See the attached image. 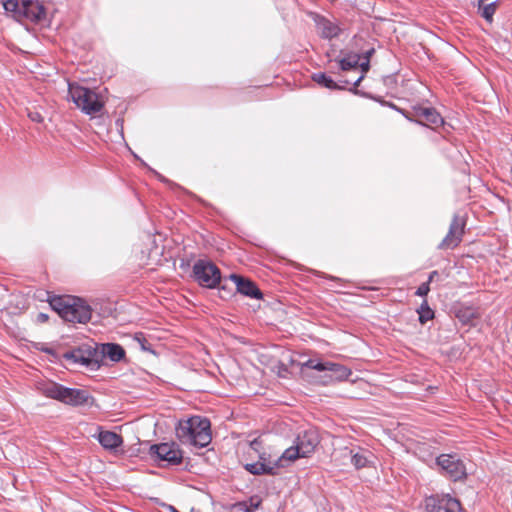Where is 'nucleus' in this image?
Wrapping results in <instances>:
<instances>
[{"label":"nucleus","mask_w":512,"mask_h":512,"mask_svg":"<svg viewBox=\"0 0 512 512\" xmlns=\"http://www.w3.org/2000/svg\"><path fill=\"white\" fill-rule=\"evenodd\" d=\"M373 53H374V49L373 48H371L370 50L366 51L364 59L366 60L368 58L370 60V57H371V55Z\"/></svg>","instance_id":"nucleus-33"},{"label":"nucleus","mask_w":512,"mask_h":512,"mask_svg":"<svg viewBox=\"0 0 512 512\" xmlns=\"http://www.w3.org/2000/svg\"><path fill=\"white\" fill-rule=\"evenodd\" d=\"M245 501L248 504V508H250L251 512H255L262 502L261 498L257 495H254Z\"/></svg>","instance_id":"nucleus-27"},{"label":"nucleus","mask_w":512,"mask_h":512,"mask_svg":"<svg viewBox=\"0 0 512 512\" xmlns=\"http://www.w3.org/2000/svg\"><path fill=\"white\" fill-rule=\"evenodd\" d=\"M210 427L211 424L207 418L192 416L179 421L176 434L182 443L202 448L208 446L212 440Z\"/></svg>","instance_id":"nucleus-1"},{"label":"nucleus","mask_w":512,"mask_h":512,"mask_svg":"<svg viewBox=\"0 0 512 512\" xmlns=\"http://www.w3.org/2000/svg\"><path fill=\"white\" fill-rule=\"evenodd\" d=\"M465 221L458 215H454L449 231L439 245L441 249H452L458 246L464 234Z\"/></svg>","instance_id":"nucleus-12"},{"label":"nucleus","mask_w":512,"mask_h":512,"mask_svg":"<svg viewBox=\"0 0 512 512\" xmlns=\"http://www.w3.org/2000/svg\"><path fill=\"white\" fill-rule=\"evenodd\" d=\"M195 281L202 287L213 289L221 281L220 269L211 261L198 260L193 266Z\"/></svg>","instance_id":"nucleus-7"},{"label":"nucleus","mask_w":512,"mask_h":512,"mask_svg":"<svg viewBox=\"0 0 512 512\" xmlns=\"http://www.w3.org/2000/svg\"><path fill=\"white\" fill-rule=\"evenodd\" d=\"M414 115L418 118V123H425L427 126H439L443 124L441 115L431 107H415Z\"/></svg>","instance_id":"nucleus-14"},{"label":"nucleus","mask_w":512,"mask_h":512,"mask_svg":"<svg viewBox=\"0 0 512 512\" xmlns=\"http://www.w3.org/2000/svg\"><path fill=\"white\" fill-rule=\"evenodd\" d=\"M230 279L236 284V289L239 293L250 298L261 299L262 293L255 285L254 282L245 279L239 275L231 274Z\"/></svg>","instance_id":"nucleus-15"},{"label":"nucleus","mask_w":512,"mask_h":512,"mask_svg":"<svg viewBox=\"0 0 512 512\" xmlns=\"http://www.w3.org/2000/svg\"><path fill=\"white\" fill-rule=\"evenodd\" d=\"M312 79L317 84L331 90L344 89V85H339L331 77L327 76L325 73L322 72L314 73Z\"/></svg>","instance_id":"nucleus-22"},{"label":"nucleus","mask_w":512,"mask_h":512,"mask_svg":"<svg viewBox=\"0 0 512 512\" xmlns=\"http://www.w3.org/2000/svg\"><path fill=\"white\" fill-rule=\"evenodd\" d=\"M427 512H460L461 504L458 499L449 494L432 496L426 500Z\"/></svg>","instance_id":"nucleus-11"},{"label":"nucleus","mask_w":512,"mask_h":512,"mask_svg":"<svg viewBox=\"0 0 512 512\" xmlns=\"http://www.w3.org/2000/svg\"><path fill=\"white\" fill-rule=\"evenodd\" d=\"M97 439L103 448L115 450L123 444L121 435L112 431H101Z\"/></svg>","instance_id":"nucleus-19"},{"label":"nucleus","mask_w":512,"mask_h":512,"mask_svg":"<svg viewBox=\"0 0 512 512\" xmlns=\"http://www.w3.org/2000/svg\"><path fill=\"white\" fill-rule=\"evenodd\" d=\"M429 283L428 282H424L422 283L418 288H417V291H416V295L417 296H420V297H425L427 296V294L429 293L430 291V287H429Z\"/></svg>","instance_id":"nucleus-28"},{"label":"nucleus","mask_w":512,"mask_h":512,"mask_svg":"<svg viewBox=\"0 0 512 512\" xmlns=\"http://www.w3.org/2000/svg\"><path fill=\"white\" fill-rule=\"evenodd\" d=\"M101 354L113 362H119L125 356L123 347L116 343H105L101 345Z\"/></svg>","instance_id":"nucleus-20"},{"label":"nucleus","mask_w":512,"mask_h":512,"mask_svg":"<svg viewBox=\"0 0 512 512\" xmlns=\"http://www.w3.org/2000/svg\"><path fill=\"white\" fill-rule=\"evenodd\" d=\"M2 4L5 11L18 21L21 13V3L18 0H2Z\"/></svg>","instance_id":"nucleus-23"},{"label":"nucleus","mask_w":512,"mask_h":512,"mask_svg":"<svg viewBox=\"0 0 512 512\" xmlns=\"http://www.w3.org/2000/svg\"><path fill=\"white\" fill-rule=\"evenodd\" d=\"M436 463L454 481L461 480L466 476V467L456 455L442 454L437 457Z\"/></svg>","instance_id":"nucleus-9"},{"label":"nucleus","mask_w":512,"mask_h":512,"mask_svg":"<svg viewBox=\"0 0 512 512\" xmlns=\"http://www.w3.org/2000/svg\"><path fill=\"white\" fill-rule=\"evenodd\" d=\"M438 276V272L436 270L432 271L428 277L427 282L430 284L434 281V278Z\"/></svg>","instance_id":"nucleus-31"},{"label":"nucleus","mask_w":512,"mask_h":512,"mask_svg":"<svg viewBox=\"0 0 512 512\" xmlns=\"http://www.w3.org/2000/svg\"><path fill=\"white\" fill-rule=\"evenodd\" d=\"M316 26L319 34L326 39L335 38L341 32V28L336 22L325 17H317Z\"/></svg>","instance_id":"nucleus-18"},{"label":"nucleus","mask_w":512,"mask_h":512,"mask_svg":"<svg viewBox=\"0 0 512 512\" xmlns=\"http://www.w3.org/2000/svg\"><path fill=\"white\" fill-rule=\"evenodd\" d=\"M68 98L84 114L91 117L100 114L105 105V100L98 92L75 82L68 84Z\"/></svg>","instance_id":"nucleus-3"},{"label":"nucleus","mask_w":512,"mask_h":512,"mask_svg":"<svg viewBox=\"0 0 512 512\" xmlns=\"http://www.w3.org/2000/svg\"><path fill=\"white\" fill-rule=\"evenodd\" d=\"M150 453L156 455L161 461L167 462L169 465H178L182 462L183 455L178 445L175 443H161L152 445Z\"/></svg>","instance_id":"nucleus-10"},{"label":"nucleus","mask_w":512,"mask_h":512,"mask_svg":"<svg viewBox=\"0 0 512 512\" xmlns=\"http://www.w3.org/2000/svg\"><path fill=\"white\" fill-rule=\"evenodd\" d=\"M360 60L361 56L358 53L353 52H341V57L336 59L339 64V68L343 71L357 68Z\"/></svg>","instance_id":"nucleus-21"},{"label":"nucleus","mask_w":512,"mask_h":512,"mask_svg":"<svg viewBox=\"0 0 512 512\" xmlns=\"http://www.w3.org/2000/svg\"><path fill=\"white\" fill-rule=\"evenodd\" d=\"M369 63H370V61H369V59H368V58H367L366 60H364L363 62H360V61H359V65H358V66L361 68L362 75H361L360 77H358V78L354 81V83H353V86H354V87H357V86L360 84V82L363 80V78H364L365 74H366V73L368 72V70H369V67H370V64H369Z\"/></svg>","instance_id":"nucleus-26"},{"label":"nucleus","mask_w":512,"mask_h":512,"mask_svg":"<svg viewBox=\"0 0 512 512\" xmlns=\"http://www.w3.org/2000/svg\"><path fill=\"white\" fill-rule=\"evenodd\" d=\"M301 368L302 370L304 368H309L320 372H325V374L322 375L319 380V383L324 386L347 380L352 374L351 369L342 364L331 361H319L316 359H308L302 363Z\"/></svg>","instance_id":"nucleus-5"},{"label":"nucleus","mask_w":512,"mask_h":512,"mask_svg":"<svg viewBox=\"0 0 512 512\" xmlns=\"http://www.w3.org/2000/svg\"><path fill=\"white\" fill-rule=\"evenodd\" d=\"M141 345H142V348H143L144 350H146L145 343H142V342H141Z\"/></svg>","instance_id":"nucleus-36"},{"label":"nucleus","mask_w":512,"mask_h":512,"mask_svg":"<svg viewBox=\"0 0 512 512\" xmlns=\"http://www.w3.org/2000/svg\"><path fill=\"white\" fill-rule=\"evenodd\" d=\"M260 459L264 460L262 456L260 457ZM284 465V462H280L278 459L273 464L271 462L266 463L264 461L249 463L245 465V469L253 475H275L276 469L279 467H283Z\"/></svg>","instance_id":"nucleus-17"},{"label":"nucleus","mask_w":512,"mask_h":512,"mask_svg":"<svg viewBox=\"0 0 512 512\" xmlns=\"http://www.w3.org/2000/svg\"><path fill=\"white\" fill-rule=\"evenodd\" d=\"M343 456L349 457L351 463L356 469L367 467L371 462L373 455L370 451L358 448L357 450L345 448Z\"/></svg>","instance_id":"nucleus-16"},{"label":"nucleus","mask_w":512,"mask_h":512,"mask_svg":"<svg viewBox=\"0 0 512 512\" xmlns=\"http://www.w3.org/2000/svg\"><path fill=\"white\" fill-rule=\"evenodd\" d=\"M50 306L66 322L84 324L91 319V307L78 297L55 296L50 299Z\"/></svg>","instance_id":"nucleus-2"},{"label":"nucleus","mask_w":512,"mask_h":512,"mask_svg":"<svg viewBox=\"0 0 512 512\" xmlns=\"http://www.w3.org/2000/svg\"><path fill=\"white\" fill-rule=\"evenodd\" d=\"M234 509L237 512H251L250 508H248V504L246 503V501H241L234 504Z\"/></svg>","instance_id":"nucleus-30"},{"label":"nucleus","mask_w":512,"mask_h":512,"mask_svg":"<svg viewBox=\"0 0 512 512\" xmlns=\"http://www.w3.org/2000/svg\"><path fill=\"white\" fill-rule=\"evenodd\" d=\"M418 314H419V321L424 324L426 323L427 321L431 320L433 317H434V312L433 310L429 307L427 301H424L419 309H418Z\"/></svg>","instance_id":"nucleus-25"},{"label":"nucleus","mask_w":512,"mask_h":512,"mask_svg":"<svg viewBox=\"0 0 512 512\" xmlns=\"http://www.w3.org/2000/svg\"><path fill=\"white\" fill-rule=\"evenodd\" d=\"M37 318H38V321H40V322H45L48 320V316L44 313H39Z\"/></svg>","instance_id":"nucleus-32"},{"label":"nucleus","mask_w":512,"mask_h":512,"mask_svg":"<svg viewBox=\"0 0 512 512\" xmlns=\"http://www.w3.org/2000/svg\"><path fill=\"white\" fill-rule=\"evenodd\" d=\"M319 444V437L315 430H306L298 434L295 445L287 448L279 457L280 462H293L298 458L308 457Z\"/></svg>","instance_id":"nucleus-6"},{"label":"nucleus","mask_w":512,"mask_h":512,"mask_svg":"<svg viewBox=\"0 0 512 512\" xmlns=\"http://www.w3.org/2000/svg\"><path fill=\"white\" fill-rule=\"evenodd\" d=\"M45 17V9L37 1L23 0L21 2V13L18 21L29 20L39 22Z\"/></svg>","instance_id":"nucleus-13"},{"label":"nucleus","mask_w":512,"mask_h":512,"mask_svg":"<svg viewBox=\"0 0 512 512\" xmlns=\"http://www.w3.org/2000/svg\"><path fill=\"white\" fill-rule=\"evenodd\" d=\"M482 3H483V0H480L479 6L481 8V16L488 22H492L493 15L496 12L497 2L495 1L492 3L486 4L484 6H482Z\"/></svg>","instance_id":"nucleus-24"},{"label":"nucleus","mask_w":512,"mask_h":512,"mask_svg":"<svg viewBox=\"0 0 512 512\" xmlns=\"http://www.w3.org/2000/svg\"><path fill=\"white\" fill-rule=\"evenodd\" d=\"M168 509L170 512H179L174 506L171 505L168 507Z\"/></svg>","instance_id":"nucleus-34"},{"label":"nucleus","mask_w":512,"mask_h":512,"mask_svg":"<svg viewBox=\"0 0 512 512\" xmlns=\"http://www.w3.org/2000/svg\"><path fill=\"white\" fill-rule=\"evenodd\" d=\"M28 117L31 121L36 123H41L43 121V116L38 111H29Z\"/></svg>","instance_id":"nucleus-29"},{"label":"nucleus","mask_w":512,"mask_h":512,"mask_svg":"<svg viewBox=\"0 0 512 512\" xmlns=\"http://www.w3.org/2000/svg\"><path fill=\"white\" fill-rule=\"evenodd\" d=\"M65 358L90 369H97L100 362L97 348L88 343L66 353Z\"/></svg>","instance_id":"nucleus-8"},{"label":"nucleus","mask_w":512,"mask_h":512,"mask_svg":"<svg viewBox=\"0 0 512 512\" xmlns=\"http://www.w3.org/2000/svg\"><path fill=\"white\" fill-rule=\"evenodd\" d=\"M39 390L44 396L71 406L86 405L93 399L84 389L68 388L52 381L40 384Z\"/></svg>","instance_id":"nucleus-4"},{"label":"nucleus","mask_w":512,"mask_h":512,"mask_svg":"<svg viewBox=\"0 0 512 512\" xmlns=\"http://www.w3.org/2000/svg\"><path fill=\"white\" fill-rule=\"evenodd\" d=\"M329 278L332 279V280H338V278L333 277V276H329Z\"/></svg>","instance_id":"nucleus-35"}]
</instances>
